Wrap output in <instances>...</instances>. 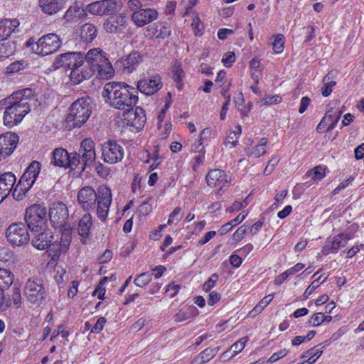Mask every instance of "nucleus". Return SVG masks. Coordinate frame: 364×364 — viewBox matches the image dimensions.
I'll list each match as a JSON object with an SVG mask.
<instances>
[{
    "label": "nucleus",
    "mask_w": 364,
    "mask_h": 364,
    "mask_svg": "<svg viewBox=\"0 0 364 364\" xmlns=\"http://www.w3.org/2000/svg\"><path fill=\"white\" fill-rule=\"evenodd\" d=\"M25 63L23 61H16L11 63L7 68L6 70L9 73H14L18 72L24 68Z\"/></svg>",
    "instance_id": "59"
},
{
    "label": "nucleus",
    "mask_w": 364,
    "mask_h": 364,
    "mask_svg": "<svg viewBox=\"0 0 364 364\" xmlns=\"http://www.w3.org/2000/svg\"><path fill=\"white\" fill-rule=\"evenodd\" d=\"M343 111H339L333 114L326 113L321 120H325L324 124H326L327 132H331L336 126L341 119Z\"/></svg>",
    "instance_id": "38"
},
{
    "label": "nucleus",
    "mask_w": 364,
    "mask_h": 364,
    "mask_svg": "<svg viewBox=\"0 0 364 364\" xmlns=\"http://www.w3.org/2000/svg\"><path fill=\"white\" fill-rule=\"evenodd\" d=\"M172 73L173 80L176 82V87L179 90H181L183 87L182 81L185 77V73L181 68V63L180 62H176L173 64Z\"/></svg>",
    "instance_id": "37"
},
{
    "label": "nucleus",
    "mask_w": 364,
    "mask_h": 364,
    "mask_svg": "<svg viewBox=\"0 0 364 364\" xmlns=\"http://www.w3.org/2000/svg\"><path fill=\"white\" fill-rule=\"evenodd\" d=\"M351 238V235L346 232H342L334 236L332 239L328 240L323 247V254L328 255L330 253H337L340 248L346 247L348 242Z\"/></svg>",
    "instance_id": "20"
},
{
    "label": "nucleus",
    "mask_w": 364,
    "mask_h": 364,
    "mask_svg": "<svg viewBox=\"0 0 364 364\" xmlns=\"http://www.w3.org/2000/svg\"><path fill=\"white\" fill-rule=\"evenodd\" d=\"M92 113L90 98L81 97L75 100L70 107L67 122L71 127H80L84 124Z\"/></svg>",
    "instance_id": "5"
},
{
    "label": "nucleus",
    "mask_w": 364,
    "mask_h": 364,
    "mask_svg": "<svg viewBox=\"0 0 364 364\" xmlns=\"http://www.w3.org/2000/svg\"><path fill=\"white\" fill-rule=\"evenodd\" d=\"M288 353V350L286 348L282 349L278 352L273 353L270 358L267 360L268 363H273L277 360H279L284 357Z\"/></svg>",
    "instance_id": "64"
},
{
    "label": "nucleus",
    "mask_w": 364,
    "mask_h": 364,
    "mask_svg": "<svg viewBox=\"0 0 364 364\" xmlns=\"http://www.w3.org/2000/svg\"><path fill=\"white\" fill-rule=\"evenodd\" d=\"M41 169V164L37 161H33L21 176L13 192V197L21 200L26 193L35 183Z\"/></svg>",
    "instance_id": "6"
},
{
    "label": "nucleus",
    "mask_w": 364,
    "mask_h": 364,
    "mask_svg": "<svg viewBox=\"0 0 364 364\" xmlns=\"http://www.w3.org/2000/svg\"><path fill=\"white\" fill-rule=\"evenodd\" d=\"M68 210L63 203H53L49 211V218L52 225L55 228L62 230L65 228L68 219Z\"/></svg>",
    "instance_id": "15"
},
{
    "label": "nucleus",
    "mask_w": 364,
    "mask_h": 364,
    "mask_svg": "<svg viewBox=\"0 0 364 364\" xmlns=\"http://www.w3.org/2000/svg\"><path fill=\"white\" fill-rule=\"evenodd\" d=\"M112 193L109 187L102 186L98 189L96 213L98 218L105 222L107 218L112 203Z\"/></svg>",
    "instance_id": "14"
},
{
    "label": "nucleus",
    "mask_w": 364,
    "mask_h": 364,
    "mask_svg": "<svg viewBox=\"0 0 364 364\" xmlns=\"http://www.w3.org/2000/svg\"><path fill=\"white\" fill-rule=\"evenodd\" d=\"M96 27L90 23H85L81 30V37L86 42H91L97 36Z\"/></svg>",
    "instance_id": "39"
},
{
    "label": "nucleus",
    "mask_w": 364,
    "mask_h": 364,
    "mask_svg": "<svg viewBox=\"0 0 364 364\" xmlns=\"http://www.w3.org/2000/svg\"><path fill=\"white\" fill-rule=\"evenodd\" d=\"M235 61V54L233 52L226 53L222 59V62L225 67L230 68Z\"/></svg>",
    "instance_id": "58"
},
{
    "label": "nucleus",
    "mask_w": 364,
    "mask_h": 364,
    "mask_svg": "<svg viewBox=\"0 0 364 364\" xmlns=\"http://www.w3.org/2000/svg\"><path fill=\"white\" fill-rule=\"evenodd\" d=\"M6 291L0 289V311H6L11 306V299L6 296Z\"/></svg>",
    "instance_id": "50"
},
{
    "label": "nucleus",
    "mask_w": 364,
    "mask_h": 364,
    "mask_svg": "<svg viewBox=\"0 0 364 364\" xmlns=\"http://www.w3.org/2000/svg\"><path fill=\"white\" fill-rule=\"evenodd\" d=\"M84 54L81 52H68L59 55L53 63L55 68H68L70 69V77L74 84H80L83 80L76 81L73 75L74 71L80 73L83 66Z\"/></svg>",
    "instance_id": "7"
},
{
    "label": "nucleus",
    "mask_w": 364,
    "mask_h": 364,
    "mask_svg": "<svg viewBox=\"0 0 364 364\" xmlns=\"http://www.w3.org/2000/svg\"><path fill=\"white\" fill-rule=\"evenodd\" d=\"M20 22L16 18H4L0 19V38L6 40L13 33H18L19 29Z\"/></svg>",
    "instance_id": "25"
},
{
    "label": "nucleus",
    "mask_w": 364,
    "mask_h": 364,
    "mask_svg": "<svg viewBox=\"0 0 364 364\" xmlns=\"http://www.w3.org/2000/svg\"><path fill=\"white\" fill-rule=\"evenodd\" d=\"M247 216V213L242 212L235 218L223 225L218 230L220 235H223L230 231L234 226L241 223Z\"/></svg>",
    "instance_id": "36"
},
{
    "label": "nucleus",
    "mask_w": 364,
    "mask_h": 364,
    "mask_svg": "<svg viewBox=\"0 0 364 364\" xmlns=\"http://www.w3.org/2000/svg\"><path fill=\"white\" fill-rule=\"evenodd\" d=\"M284 37L282 34H278L273 43V50L275 53H281L284 50Z\"/></svg>",
    "instance_id": "51"
},
{
    "label": "nucleus",
    "mask_w": 364,
    "mask_h": 364,
    "mask_svg": "<svg viewBox=\"0 0 364 364\" xmlns=\"http://www.w3.org/2000/svg\"><path fill=\"white\" fill-rule=\"evenodd\" d=\"M105 323L106 318L105 317H100L95 324L91 328V333H99L103 329Z\"/></svg>",
    "instance_id": "61"
},
{
    "label": "nucleus",
    "mask_w": 364,
    "mask_h": 364,
    "mask_svg": "<svg viewBox=\"0 0 364 364\" xmlns=\"http://www.w3.org/2000/svg\"><path fill=\"white\" fill-rule=\"evenodd\" d=\"M306 175L308 177H311L314 181H319L322 179L326 175L325 168L320 166H317L313 169L309 170Z\"/></svg>",
    "instance_id": "48"
},
{
    "label": "nucleus",
    "mask_w": 364,
    "mask_h": 364,
    "mask_svg": "<svg viewBox=\"0 0 364 364\" xmlns=\"http://www.w3.org/2000/svg\"><path fill=\"white\" fill-rule=\"evenodd\" d=\"M63 0H39L42 11L48 14H53L63 9L64 6Z\"/></svg>",
    "instance_id": "30"
},
{
    "label": "nucleus",
    "mask_w": 364,
    "mask_h": 364,
    "mask_svg": "<svg viewBox=\"0 0 364 364\" xmlns=\"http://www.w3.org/2000/svg\"><path fill=\"white\" fill-rule=\"evenodd\" d=\"M24 293L28 301L39 306L46 298V290L43 281L39 278L28 279L24 287Z\"/></svg>",
    "instance_id": "10"
},
{
    "label": "nucleus",
    "mask_w": 364,
    "mask_h": 364,
    "mask_svg": "<svg viewBox=\"0 0 364 364\" xmlns=\"http://www.w3.org/2000/svg\"><path fill=\"white\" fill-rule=\"evenodd\" d=\"M14 46L9 42L0 43V58L9 57L14 53Z\"/></svg>",
    "instance_id": "49"
},
{
    "label": "nucleus",
    "mask_w": 364,
    "mask_h": 364,
    "mask_svg": "<svg viewBox=\"0 0 364 364\" xmlns=\"http://www.w3.org/2000/svg\"><path fill=\"white\" fill-rule=\"evenodd\" d=\"M54 237L50 232H43L36 235L32 239L31 243L38 250L48 248L50 255L53 258L58 257L61 253H65L70 245L72 235L70 229L62 231L60 241H53Z\"/></svg>",
    "instance_id": "4"
},
{
    "label": "nucleus",
    "mask_w": 364,
    "mask_h": 364,
    "mask_svg": "<svg viewBox=\"0 0 364 364\" xmlns=\"http://www.w3.org/2000/svg\"><path fill=\"white\" fill-rule=\"evenodd\" d=\"M25 220L28 228L37 231L42 228L47 221V210L45 206L34 204L28 207L25 213Z\"/></svg>",
    "instance_id": "8"
},
{
    "label": "nucleus",
    "mask_w": 364,
    "mask_h": 364,
    "mask_svg": "<svg viewBox=\"0 0 364 364\" xmlns=\"http://www.w3.org/2000/svg\"><path fill=\"white\" fill-rule=\"evenodd\" d=\"M321 346H314L313 348H309L306 351L304 352L301 355V358H308V359L304 362H301L298 364H313L314 363L318 358L322 355L323 350L321 349Z\"/></svg>",
    "instance_id": "34"
},
{
    "label": "nucleus",
    "mask_w": 364,
    "mask_h": 364,
    "mask_svg": "<svg viewBox=\"0 0 364 364\" xmlns=\"http://www.w3.org/2000/svg\"><path fill=\"white\" fill-rule=\"evenodd\" d=\"M128 24V18L122 14L107 18L103 23L104 29L109 33H122Z\"/></svg>",
    "instance_id": "18"
},
{
    "label": "nucleus",
    "mask_w": 364,
    "mask_h": 364,
    "mask_svg": "<svg viewBox=\"0 0 364 364\" xmlns=\"http://www.w3.org/2000/svg\"><path fill=\"white\" fill-rule=\"evenodd\" d=\"M124 116L127 124L132 127L136 131H139L144 127L146 120L144 110L139 107L135 109L133 107L126 109Z\"/></svg>",
    "instance_id": "16"
},
{
    "label": "nucleus",
    "mask_w": 364,
    "mask_h": 364,
    "mask_svg": "<svg viewBox=\"0 0 364 364\" xmlns=\"http://www.w3.org/2000/svg\"><path fill=\"white\" fill-rule=\"evenodd\" d=\"M331 72H329L323 79L324 84L321 88V94L323 97H328L332 92V88L336 85V82L331 79Z\"/></svg>",
    "instance_id": "45"
},
{
    "label": "nucleus",
    "mask_w": 364,
    "mask_h": 364,
    "mask_svg": "<svg viewBox=\"0 0 364 364\" xmlns=\"http://www.w3.org/2000/svg\"><path fill=\"white\" fill-rule=\"evenodd\" d=\"M268 142V140L267 138L263 137L260 139L257 144L256 146H255L253 148H252L250 152L249 153L250 155L253 156L254 157L258 158L263 154H265V146Z\"/></svg>",
    "instance_id": "40"
},
{
    "label": "nucleus",
    "mask_w": 364,
    "mask_h": 364,
    "mask_svg": "<svg viewBox=\"0 0 364 364\" xmlns=\"http://www.w3.org/2000/svg\"><path fill=\"white\" fill-rule=\"evenodd\" d=\"M136 92L134 87L124 82L112 81L104 85L102 96L110 107L125 111L137 103Z\"/></svg>",
    "instance_id": "3"
},
{
    "label": "nucleus",
    "mask_w": 364,
    "mask_h": 364,
    "mask_svg": "<svg viewBox=\"0 0 364 364\" xmlns=\"http://www.w3.org/2000/svg\"><path fill=\"white\" fill-rule=\"evenodd\" d=\"M152 277L153 273L149 272H142L134 279V283L139 287L144 288L151 282Z\"/></svg>",
    "instance_id": "41"
},
{
    "label": "nucleus",
    "mask_w": 364,
    "mask_h": 364,
    "mask_svg": "<svg viewBox=\"0 0 364 364\" xmlns=\"http://www.w3.org/2000/svg\"><path fill=\"white\" fill-rule=\"evenodd\" d=\"M322 323H323V318H322V313L321 312L314 314L312 316H311V318L309 319V321L307 322L309 326H311V327L318 326Z\"/></svg>",
    "instance_id": "56"
},
{
    "label": "nucleus",
    "mask_w": 364,
    "mask_h": 364,
    "mask_svg": "<svg viewBox=\"0 0 364 364\" xmlns=\"http://www.w3.org/2000/svg\"><path fill=\"white\" fill-rule=\"evenodd\" d=\"M16 178L11 172H6L0 175V203L14 191Z\"/></svg>",
    "instance_id": "23"
},
{
    "label": "nucleus",
    "mask_w": 364,
    "mask_h": 364,
    "mask_svg": "<svg viewBox=\"0 0 364 364\" xmlns=\"http://www.w3.org/2000/svg\"><path fill=\"white\" fill-rule=\"evenodd\" d=\"M191 27L196 36H200L203 33V26L198 16H196L192 21Z\"/></svg>",
    "instance_id": "53"
},
{
    "label": "nucleus",
    "mask_w": 364,
    "mask_h": 364,
    "mask_svg": "<svg viewBox=\"0 0 364 364\" xmlns=\"http://www.w3.org/2000/svg\"><path fill=\"white\" fill-rule=\"evenodd\" d=\"M98 198V194L91 186H84L77 193V203L84 210L93 208Z\"/></svg>",
    "instance_id": "19"
},
{
    "label": "nucleus",
    "mask_w": 364,
    "mask_h": 364,
    "mask_svg": "<svg viewBox=\"0 0 364 364\" xmlns=\"http://www.w3.org/2000/svg\"><path fill=\"white\" fill-rule=\"evenodd\" d=\"M69 153L63 148H56L52 153L51 163L55 166L67 168L69 164Z\"/></svg>",
    "instance_id": "28"
},
{
    "label": "nucleus",
    "mask_w": 364,
    "mask_h": 364,
    "mask_svg": "<svg viewBox=\"0 0 364 364\" xmlns=\"http://www.w3.org/2000/svg\"><path fill=\"white\" fill-rule=\"evenodd\" d=\"M6 235L8 241L15 246L27 243L30 238L28 228L21 223L11 225L6 230Z\"/></svg>",
    "instance_id": "13"
},
{
    "label": "nucleus",
    "mask_w": 364,
    "mask_h": 364,
    "mask_svg": "<svg viewBox=\"0 0 364 364\" xmlns=\"http://www.w3.org/2000/svg\"><path fill=\"white\" fill-rule=\"evenodd\" d=\"M180 289L181 286L179 284H176L174 282H171L166 287L165 293L167 294L170 292V298H173L178 294Z\"/></svg>",
    "instance_id": "60"
},
{
    "label": "nucleus",
    "mask_w": 364,
    "mask_h": 364,
    "mask_svg": "<svg viewBox=\"0 0 364 364\" xmlns=\"http://www.w3.org/2000/svg\"><path fill=\"white\" fill-rule=\"evenodd\" d=\"M34 100L35 92L30 88L16 91L3 99L1 105L4 107V124L9 127H13L21 122L30 112L31 102Z\"/></svg>",
    "instance_id": "1"
},
{
    "label": "nucleus",
    "mask_w": 364,
    "mask_h": 364,
    "mask_svg": "<svg viewBox=\"0 0 364 364\" xmlns=\"http://www.w3.org/2000/svg\"><path fill=\"white\" fill-rule=\"evenodd\" d=\"M157 17V11L151 8H141L139 11L132 13L131 15L132 22L138 27H142L152 22L156 19Z\"/></svg>",
    "instance_id": "21"
},
{
    "label": "nucleus",
    "mask_w": 364,
    "mask_h": 364,
    "mask_svg": "<svg viewBox=\"0 0 364 364\" xmlns=\"http://www.w3.org/2000/svg\"><path fill=\"white\" fill-rule=\"evenodd\" d=\"M194 151H198L199 154L193 156L191 161V164L193 170L194 171H197L198 167L200 165H202L205 161V151L203 147H202L201 149L198 148V149H196V146H195Z\"/></svg>",
    "instance_id": "43"
},
{
    "label": "nucleus",
    "mask_w": 364,
    "mask_h": 364,
    "mask_svg": "<svg viewBox=\"0 0 364 364\" xmlns=\"http://www.w3.org/2000/svg\"><path fill=\"white\" fill-rule=\"evenodd\" d=\"M326 279L327 276L323 277V275H321L317 279L314 280L305 290L304 296L306 298L309 297L315 291V289H316L322 283L326 280Z\"/></svg>",
    "instance_id": "46"
},
{
    "label": "nucleus",
    "mask_w": 364,
    "mask_h": 364,
    "mask_svg": "<svg viewBox=\"0 0 364 364\" xmlns=\"http://www.w3.org/2000/svg\"><path fill=\"white\" fill-rule=\"evenodd\" d=\"M55 274L54 276V279L56 283L60 285L65 284L69 279V276L66 273L65 269L60 267H58L55 268Z\"/></svg>",
    "instance_id": "47"
},
{
    "label": "nucleus",
    "mask_w": 364,
    "mask_h": 364,
    "mask_svg": "<svg viewBox=\"0 0 364 364\" xmlns=\"http://www.w3.org/2000/svg\"><path fill=\"white\" fill-rule=\"evenodd\" d=\"M181 208L180 207H176L175 208L173 211L170 214L167 224L170 225L173 223H178L181 220Z\"/></svg>",
    "instance_id": "54"
},
{
    "label": "nucleus",
    "mask_w": 364,
    "mask_h": 364,
    "mask_svg": "<svg viewBox=\"0 0 364 364\" xmlns=\"http://www.w3.org/2000/svg\"><path fill=\"white\" fill-rule=\"evenodd\" d=\"M12 301L14 304V306L16 308H18L21 306V290L18 287H14L13 289V294H12Z\"/></svg>",
    "instance_id": "62"
},
{
    "label": "nucleus",
    "mask_w": 364,
    "mask_h": 364,
    "mask_svg": "<svg viewBox=\"0 0 364 364\" xmlns=\"http://www.w3.org/2000/svg\"><path fill=\"white\" fill-rule=\"evenodd\" d=\"M198 314V309L191 305L181 309L175 316L174 321L176 322H182L196 316Z\"/></svg>",
    "instance_id": "33"
},
{
    "label": "nucleus",
    "mask_w": 364,
    "mask_h": 364,
    "mask_svg": "<svg viewBox=\"0 0 364 364\" xmlns=\"http://www.w3.org/2000/svg\"><path fill=\"white\" fill-rule=\"evenodd\" d=\"M123 147L114 141H108L102 145V159L107 164H114L124 158Z\"/></svg>",
    "instance_id": "12"
},
{
    "label": "nucleus",
    "mask_w": 364,
    "mask_h": 364,
    "mask_svg": "<svg viewBox=\"0 0 364 364\" xmlns=\"http://www.w3.org/2000/svg\"><path fill=\"white\" fill-rule=\"evenodd\" d=\"M18 139V136L13 132L0 135V154L2 156L11 155L16 148Z\"/></svg>",
    "instance_id": "22"
},
{
    "label": "nucleus",
    "mask_w": 364,
    "mask_h": 364,
    "mask_svg": "<svg viewBox=\"0 0 364 364\" xmlns=\"http://www.w3.org/2000/svg\"><path fill=\"white\" fill-rule=\"evenodd\" d=\"M14 280V274L7 269L0 268V289L7 291Z\"/></svg>",
    "instance_id": "35"
},
{
    "label": "nucleus",
    "mask_w": 364,
    "mask_h": 364,
    "mask_svg": "<svg viewBox=\"0 0 364 364\" xmlns=\"http://www.w3.org/2000/svg\"><path fill=\"white\" fill-rule=\"evenodd\" d=\"M241 134L242 127L240 125H237L234 129L230 130V132L224 141L225 146L228 149L235 147L238 144V139Z\"/></svg>",
    "instance_id": "32"
},
{
    "label": "nucleus",
    "mask_w": 364,
    "mask_h": 364,
    "mask_svg": "<svg viewBox=\"0 0 364 364\" xmlns=\"http://www.w3.org/2000/svg\"><path fill=\"white\" fill-rule=\"evenodd\" d=\"M122 4L116 0H101L90 3L86 10L97 16L112 15L122 9Z\"/></svg>",
    "instance_id": "11"
},
{
    "label": "nucleus",
    "mask_w": 364,
    "mask_h": 364,
    "mask_svg": "<svg viewBox=\"0 0 364 364\" xmlns=\"http://www.w3.org/2000/svg\"><path fill=\"white\" fill-rule=\"evenodd\" d=\"M156 31L153 33L156 38H166L168 37L171 33V28L167 23H160L156 25Z\"/></svg>",
    "instance_id": "44"
},
{
    "label": "nucleus",
    "mask_w": 364,
    "mask_h": 364,
    "mask_svg": "<svg viewBox=\"0 0 364 364\" xmlns=\"http://www.w3.org/2000/svg\"><path fill=\"white\" fill-rule=\"evenodd\" d=\"M142 61V55L138 52L131 53L125 58L123 65L127 73L133 72Z\"/></svg>",
    "instance_id": "31"
},
{
    "label": "nucleus",
    "mask_w": 364,
    "mask_h": 364,
    "mask_svg": "<svg viewBox=\"0 0 364 364\" xmlns=\"http://www.w3.org/2000/svg\"><path fill=\"white\" fill-rule=\"evenodd\" d=\"M62 41L55 33H48L41 37L32 47L36 53L45 56L57 51L61 46Z\"/></svg>",
    "instance_id": "9"
},
{
    "label": "nucleus",
    "mask_w": 364,
    "mask_h": 364,
    "mask_svg": "<svg viewBox=\"0 0 364 364\" xmlns=\"http://www.w3.org/2000/svg\"><path fill=\"white\" fill-rule=\"evenodd\" d=\"M341 102L339 100L336 99L331 100L326 106V113L333 114L339 111H343V109H339V105Z\"/></svg>",
    "instance_id": "57"
},
{
    "label": "nucleus",
    "mask_w": 364,
    "mask_h": 364,
    "mask_svg": "<svg viewBox=\"0 0 364 364\" xmlns=\"http://www.w3.org/2000/svg\"><path fill=\"white\" fill-rule=\"evenodd\" d=\"M247 340V337H243L231 346L230 350H232L235 353L232 356L235 355L244 349Z\"/></svg>",
    "instance_id": "52"
},
{
    "label": "nucleus",
    "mask_w": 364,
    "mask_h": 364,
    "mask_svg": "<svg viewBox=\"0 0 364 364\" xmlns=\"http://www.w3.org/2000/svg\"><path fill=\"white\" fill-rule=\"evenodd\" d=\"M205 180L208 186L219 187V189L215 192L217 195H219L221 190L230 182L231 178L223 170L213 169L208 173Z\"/></svg>",
    "instance_id": "17"
},
{
    "label": "nucleus",
    "mask_w": 364,
    "mask_h": 364,
    "mask_svg": "<svg viewBox=\"0 0 364 364\" xmlns=\"http://www.w3.org/2000/svg\"><path fill=\"white\" fill-rule=\"evenodd\" d=\"M78 152L82 155L85 161H88L90 164L93 162L96 156L94 141L90 138L85 139L81 142Z\"/></svg>",
    "instance_id": "27"
},
{
    "label": "nucleus",
    "mask_w": 364,
    "mask_h": 364,
    "mask_svg": "<svg viewBox=\"0 0 364 364\" xmlns=\"http://www.w3.org/2000/svg\"><path fill=\"white\" fill-rule=\"evenodd\" d=\"M93 226L92 217L90 213H85L79 220L77 230L80 236V240L85 243L89 238Z\"/></svg>",
    "instance_id": "24"
},
{
    "label": "nucleus",
    "mask_w": 364,
    "mask_h": 364,
    "mask_svg": "<svg viewBox=\"0 0 364 364\" xmlns=\"http://www.w3.org/2000/svg\"><path fill=\"white\" fill-rule=\"evenodd\" d=\"M281 100L282 98L279 95L266 96L262 99L261 102L264 105H272L279 103Z\"/></svg>",
    "instance_id": "63"
},
{
    "label": "nucleus",
    "mask_w": 364,
    "mask_h": 364,
    "mask_svg": "<svg viewBox=\"0 0 364 364\" xmlns=\"http://www.w3.org/2000/svg\"><path fill=\"white\" fill-rule=\"evenodd\" d=\"M107 278L104 277L101 279L99 284L94 291L93 294L96 295L99 299H103L105 294V289L104 288L105 284L107 282Z\"/></svg>",
    "instance_id": "55"
},
{
    "label": "nucleus",
    "mask_w": 364,
    "mask_h": 364,
    "mask_svg": "<svg viewBox=\"0 0 364 364\" xmlns=\"http://www.w3.org/2000/svg\"><path fill=\"white\" fill-rule=\"evenodd\" d=\"M74 71L76 81L90 79L95 72L101 78H109L114 73V69L106 57L105 53L99 48L90 49L84 55L82 70Z\"/></svg>",
    "instance_id": "2"
},
{
    "label": "nucleus",
    "mask_w": 364,
    "mask_h": 364,
    "mask_svg": "<svg viewBox=\"0 0 364 364\" xmlns=\"http://www.w3.org/2000/svg\"><path fill=\"white\" fill-rule=\"evenodd\" d=\"M68 160L70 161L67 168H70L79 173L85 171L86 166L90 164L88 161H85V159L82 158V155L79 152L70 154Z\"/></svg>",
    "instance_id": "29"
},
{
    "label": "nucleus",
    "mask_w": 364,
    "mask_h": 364,
    "mask_svg": "<svg viewBox=\"0 0 364 364\" xmlns=\"http://www.w3.org/2000/svg\"><path fill=\"white\" fill-rule=\"evenodd\" d=\"M219 350L220 347L207 348L200 353L198 358L200 359V363H207L213 358Z\"/></svg>",
    "instance_id": "42"
},
{
    "label": "nucleus",
    "mask_w": 364,
    "mask_h": 364,
    "mask_svg": "<svg viewBox=\"0 0 364 364\" xmlns=\"http://www.w3.org/2000/svg\"><path fill=\"white\" fill-rule=\"evenodd\" d=\"M161 87V79L159 77H154L151 79H144L137 83V89L146 95H151L156 93Z\"/></svg>",
    "instance_id": "26"
}]
</instances>
